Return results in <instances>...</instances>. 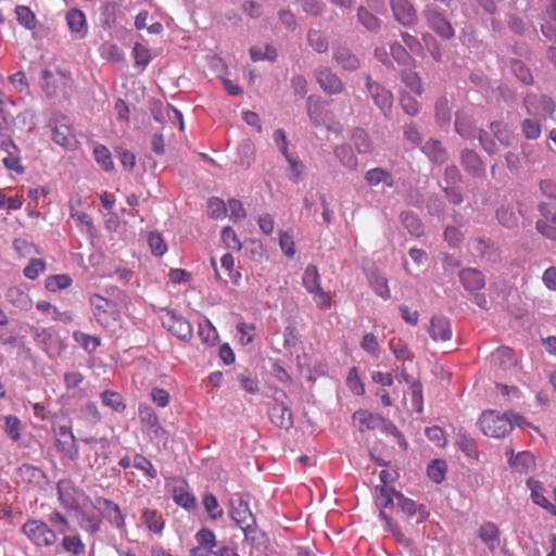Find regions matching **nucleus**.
<instances>
[{
    "mask_svg": "<svg viewBox=\"0 0 556 556\" xmlns=\"http://www.w3.org/2000/svg\"><path fill=\"white\" fill-rule=\"evenodd\" d=\"M229 516L233 522L243 531L247 540L256 539L257 525L252 514L249 502L243 494H238L229 501Z\"/></svg>",
    "mask_w": 556,
    "mask_h": 556,
    "instance_id": "f257e3e1",
    "label": "nucleus"
},
{
    "mask_svg": "<svg viewBox=\"0 0 556 556\" xmlns=\"http://www.w3.org/2000/svg\"><path fill=\"white\" fill-rule=\"evenodd\" d=\"M365 87L374 101L375 105L380 110L387 118L391 116L394 97L390 89L384 87L377 80H374L370 74H365Z\"/></svg>",
    "mask_w": 556,
    "mask_h": 556,
    "instance_id": "f03ea898",
    "label": "nucleus"
},
{
    "mask_svg": "<svg viewBox=\"0 0 556 556\" xmlns=\"http://www.w3.org/2000/svg\"><path fill=\"white\" fill-rule=\"evenodd\" d=\"M482 432L492 438H504L511 431L508 414L500 415L495 410L485 412L479 419Z\"/></svg>",
    "mask_w": 556,
    "mask_h": 556,
    "instance_id": "7ed1b4c3",
    "label": "nucleus"
},
{
    "mask_svg": "<svg viewBox=\"0 0 556 556\" xmlns=\"http://www.w3.org/2000/svg\"><path fill=\"white\" fill-rule=\"evenodd\" d=\"M22 532L37 547H49L53 545L58 540L56 533L50 529L42 520H27L22 527Z\"/></svg>",
    "mask_w": 556,
    "mask_h": 556,
    "instance_id": "20e7f679",
    "label": "nucleus"
},
{
    "mask_svg": "<svg viewBox=\"0 0 556 556\" xmlns=\"http://www.w3.org/2000/svg\"><path fill=\"white\" fill-rule=\"evenodd\" d=\"M36 343L47 353L49 358L60 356L66 350V343L58 331L52 328H34Z\"/></svg>",
    "mask_w": 556,
    "mask_h": 556,
    "instance_id": "39448f33",
    "label": "nucleus"
},
{
    "mask_svg": "<svg viewBox=\"0 0 556 556\" xmlns=\"http://www.w3.org/2000/svg\"><path fill=\"white\" fill-rule=\"evenodd\" d=\"M164 312L165 314L162 316L163 327L179 340L188 342L193 334V329L189 320L173 309H164Z\"/></svg>",
    "mask_w": 556,
    "mask_h": 556,
    "instance_id": "423d86ee",
    "label": "nucleus"
},
{
    "mask_svg": "<svg viewBox=\"0 0 556 556\" xmlns=\"http://www.w3.org/2000/svg\"><path fill=\"white\" fill-rule=\"evenodd\" d=\"M422 14L428 26L442 39L450 40L455 36L453 26L438 9L427 7Z\"/></svg>",
    "mask_w": 556,
    "mask_h": 556,
    "instance_id": "0eeeda50",
    "label": "nucleus"
},
{
    "mask_svg": "<svg viewBox=\"0 0 556 556\" xmlns=\"http://www.w3.org/2000/svg\"><path fill=\"white\" fill-rule=\"evenodd\" d=\"M93 507L99 510L102 516L116 529H125V515L119 506L105 497H96Z\"/></svg>",
    "mask_w": 556,
    "mask_h": 556,
    "instance_id": "6e6552de",
    "label": "nucleus"
},
{
    "mask_svg": "<svg viewBox=\"0 0 556 556\" xmlns=\"http://www.w3.org/2000/svg\"><path fill=\"white\" fill-rule=\"evenodd\" d=\"M54 433L56 435L58 450L68 459L76 460L79 455V450L71 427L61 425L54 428Z\"/></svg>",
    "mask_w": 556,
    "mask_h": 556,
    "instance_id": "1a4fd4ad",
    "label": "nucleus"
},
{
    "mask_svg": "<svg viewBox=\"0 0 556 556\" xmlns=\"http://www.w3.org/2000/svg\"><path fill=\"white\" fill-rule=\"evenodd\" d=\"M314 76L320 89L328 94H339L344 90L341 78L327 66H319Z\"/></svg>",
    "mask_w": 556,
    "mask_h": 556,
    "instance_id": "9d476101",
    "label": "nucleus"
},
{
    "mask_svg": "<svg viewBox=\"0 0 556 556\" xmlns=\"http://www.w3.org/2000/svg\"><path fill=\"white\" fill-rule=\"evenodd\" d=\"M49 125L52 130V140L56 144L63 147L66 150H72L76 146L77 141L75 136L72 134L65 116L51 119Z\"/></svg>",
    "mask_w": 556,
    "mask_h": 556,
    "instance_id": "9b49d317",
    "label": "nucleus"
},
{
    "mask_svg": "<svg viewBox=\"0 0 556 556\" xmlns=\"http://www.w3.org/2000/svg\"><path fill=\"white\" fill-rule=\"evenodd\" d=\"M523 106L529 115H539L542 110L547 116H553L556 111V102L546 94L527 93L523 98Z\"/></svg>",
    "mask_w": 556,
    "mask_h": 556,
    "instance_id": "f8f14e48",
    "label": "nucleus"
},
{
    "mask_svg": "<svg viewBox=\"0 0 556 556\" xmlns=\"http://www.w3.org/2000/svg\"><path fill=\"white\" fill-rule=\"evenodd\" d=\"M197 546L190 549V556H215L217 541L214 532L202 527L194 535Z\"/></svg>",
    "mask_w": 556,
    "mask_h": 556,
    "instance_id": "ddd939ff",
    "label": "nucleus"
},
{
    "mask_svg": "<svg viewBox=\"0 0 556 556\" xmlns=\"http://www.w3.org/2000/svg\"><path fill=\"white\" fill-rule=\"evenodd\" d=\"M390 8L396 22L410 27L418 21L415 7L409 0H389Z\"/></svg>",
    "mask_w": 556,
    "mask_h": 556,
    "instance_id": "4468645a",
    "label": "nucleus"
},
{
    "mask_svg": "<svg viewBox=\"0 0 556 556\" xmlns=\"http://www.w3.org/2000/svg\"><path fill=\"white\" fill-rule=\"evenodd\" d=\"M522 215L521 203L517 207L513 203H503L495 212L500 225L510 230L519 227Z\"/></svg>",
    "mask_w": 556,
    "mask_h": 556,
    "instance_id": "2eb2a0df",
    "label": "nucleus"
},
{
    "mask_svg": "<svg viewBox=\"0 0 556 556\" xmlns=\"http://www.w3.org/2000/svg\"><path fill=\"white\" fill-rule=\"evenodd\" d=\"M329 103L325 102L321 97L311 94L306 100V110L311 123L315 127L324 125L328 119V106Z\"/></svg>",
    "mask_w": 556,
    "mask_h": 556,
    "instance_id": "dca6fc26",
    "label": "nucleus"
},
{
    "mask_svg": "<svg viewBox=\"0 0 556 556\" xmlns=\"http://www.w3.org/2000/svg\"><path fill=\"white\" fill-rule=\"evenodd\" d=\"M459 161L468 175L480 178L485 174V165L480 155L472 149H463L459 154Z\"/></svg>",
    "mask_w": 556,
    "mask_h": 556,
    "instance_id": "f3484780",
    "label": "nucleus"
},
{
    "mask_svg": "<svg viewBox=\"0 0 556 556\" xmlns=\"http://www.w3.org/2000/svg\"><path fill=\"white\" fill-rule=\"evenodd\" d=\"M67 27L75 39H84L88 34L86 15L76 8L70 9L65 14Z\"/></svg>",
    "mask_w": 556,
    "mask_h": 556,
    "instance_id": "a211bd4d",
    "label": "nucleus"
},
{
    "mask_svg": "<svg viewBox=\"0 0 556 556\" xmlns=\"http://www.w3.org/2000/svg\"><path fill=\"white\" fill-rule=\"evenodd\" d=\"M397 502L399 508L408 516H418V522H424L429 517V511L425 505H417L415 501L404 496L400 491H392Z\"/></svg>",
    "mask_w": 556,
    "mask_h": 556,
    "instance_id": "6ab92c4d",
    "label": "nucleus"
},
{
    "mask_svg": "<svg viewBox=\"0 0 556 556\" xmlns=\"http://www.w3.org/2000/svg\"><path fill=\"white\" fill-rule=\"evenodd\" d=\"M462 286L470 292L481 290L485 286V277L483 273L477 268H464L458 273Z\"/></svg>",
    "mask_w": 556,
    "mask_h": 556,
    "instance_id": "aec40b11",
    "label": "nucleus"
},
{
    "mask_svg": "<svg viewBox=\"0 0 556 556\" xmlns=\"http://www.w3.org/2000/svg\"><path fill=\"white\" fill-rule=\"evenodd\" d=\"M364 179L369 187L382 185L383 190L386 188H393L395 184L393 174L383 167L368 169L364 175Z\"/></svg>",
    "mask_w": 556,
    "mask_h": 556,
    "instance_id": "412c9836",
    "label": "nucleus"
},
{
    "mask_svg": "<svg viewBox=\"0 0 556 556\" xmlns=\"http://www.w3.org/2000/svg\"><path fill=\"white\" fill-rule=\"evenodd\" d=\"M420 149L434 165H442L448 160L447 150L438 139L430 138Z\"/></svg>",
    "mask_w": 556,
    "mask_h": 556,
    "instance_id": "4be33fe9",
    "label": "nucleus"
},
{
    "mask_svg": "<svg viewBox=\"0 0 556 556\" xmlns=\"http://www.w3.org/2000/svg\"><path fill=\"white\" fill-rule=\"evenodd\" d=\"M332 58L344 71L355 72L359 68V59L348 47L340 46L334 48Z\"/></svg>",
    "mask_w": 556,
    "mask_h": 556,
    "instance_id": "5701e85b",
    "label": "nucleus"
},
{
    "mask_svg": "<svg viewBox=\"0 0 556 556\" xmlns=\"http://www.w3.org/2000/svg\"><path fill=\"white\" fill-rule=\"evenodd\" d=\"M492 364L497 369L506 372L517 365V356L515 352L507 346H502L492 353Z\"/></svg>",
    "mask_w": 556,
    "mask_h": 556,
    "instance_id": "b1692460",
    "label": "nucleus"
},
{
    "mask_svg": "<svg viewBox=\"0 0 556 556\" xmlns=\"http://www.w3.org/2000/svg\"><path fill=\"white\" fill-rule=\"evenodd\" d=\"M269 417L273 424L281 429H290L293 426L292 412L282 402H276L270 410Z\"/></svg>",
    "mask_w": 556,
    "mask_h": 556,
    "instance_id": "393cba45",
    "label": "nucleus"
},
{
    "mask_svg": "<svg viewBox=\"0 0 556 556\" xmlns=\"http://www.w3.org/2000/svg\"><path fill=\"white\" fill-rule=\"evenodd\" d=\"M429 333L432 340L448 341L452 337L450 320L443 316L431 318Z\"/></svg>",
    "mask_w": 556,
    "mask_h": 556,
    "instance_id": "a878e982",
    "label": "nucleus"
},
{
    "mask_svg": "<svg viewBox=\"0 0 556 556\" xmlns=\"http://www.w3.org/2000/svg\"><path fill=\"white\" fill-rule=\"evenodd\" d=\"M475 250L480 257L488 262L496 263L501 258V250L491 239H478Z\"/></svg>",
    "mask_w": 556,
    "mask_h": 556,
    "instance_id": "bb28decb",
    "label": "nucleus"
},
{
    "mask_svg": "<svg viewBox=\"0 0 556 556\" xmlns=\"http://www.w3.org/2000/svg\"><path fill=\"white\" fill-rule=\"evenodd\" d=\"M356 17L358 23L370 33H378L381 29L382 21L363 5L358 7Z\"/></svg>",
    "mask_w": 556,
    "mask_h": 556,
    "instance_id": "cd10ccee",
    "label": "nucleus"
},
{
    "mask_svg": "<svg viewBox=\"0 0 556 556\" xmlns=\"http://www.w3.org/2000/svg\"><path fill=\"white\" fill-rule=\"evenodd\" d=\"M479 538L491 552H494L500 545V531L493 522H485L480 527Z\"/></svg>",
    "mask_w": 556,
    "mask_h": 556,
    "instance_id": "c85d7f7f",
    "label": "nucleus"
},
{
    "mask_svg": "<svg viewBox=\"0 0 556 556\" xmlns=\"http://www.w3.org/2000/svg\"><path fill=\"white\" fill-rule=\"evenodd\" d=\"M455 131L466 140H470L476 138L477 128L471 117L456 113L455 123H454Z\"/></svg>",
    "mask_w": 556,
    "mask_h": 556,
    "instance_id": "c756f323",
    "label": "nucleus"
},
{
    "mask_svg": "<svg viewBox=\"0 0 556 556\" xmlns=\"http://www.w3.org/2000/svg\"><path fill=\"white\" fill-rule=\"evenodd\" d=\"M139 418L141 422L155 435H159L160 432H163L164 429L160 426L159 418L154 412V409L147 405H139Z\"/></svg>",
    "mask_w": 556,
    "mask_h": 556,
    "instance_id": "7c9ffc66",
    "label": "nucleus"
},
{
    "mask_svg": "<svg viewBox=\"0 0 556 556\" xmlns=\"http://www.w3.org/2000/svg\"><path fill=\"white\" fill-rule=\"evenodd\" d=\"M141 519L151 532L162 534L165 520L160 511L156 509L144 508L141 514Z\"/></svg>",
    "mask_w": 556,
    "mask_h": 556,
    "instance_id": "2f4dec72",
    "label": "nucleus"
},
{
    "mask_svg": "<svg viewBox=\"0 0 556 556\" xmlns=\"http://www.w3.org/2000/svg\"><path fill=\"white\" fill-rule=\"evenodd\" d=\"M400 220L412 236L421 237L424 235V224L416 213L403 211L400 214Z\"/></svg>",
    "mask_w": 556,
    "mask_h": 556,
    "instance_id": "473e14b6",
    "label": "nucleus"
},
{
    "mask_svg": "<svg viewBox=\"0 0 556 556\" xmlns=\"http://www.w3.org/2000/svg\"><path fill=\"white\" fill-rule=\"evenodd\" d=\"M490 129L494 138L504 147H511L515 142V135L509 130L508 126L500 121H493Z\"/></svg>",
    "mask_w": 556,
    "mask_h": 556,
    "instance_id": "72a5a7b5",
    "label": "nucleus"
},
{
    "mask_svg": "<svg viewBox=\"0 0 556 556\" xmlns=\"http://www.w3.org/2000/svg\"><path fill=\"white\" fill-rule=\"evenodd\" d=\"M202 505L211 521H217L224 518V509L214 494L205 493L202 498Z\"/></svg>",
    "mask_w": 556,
    "mask_h": 556,
    "instance_id": "f704fd0d",
    "label": "nucleus"
},
{
    "mask_svg": "<svg viewBox=\"0 0 556 556\" xmlns=\"http://www.w3.org/2000/svg\"><path fill=\"white\" fill-rule=\"evenodd\" d=\"M334 156L342 164V166L348 169H355L358 165V161L356 155L354 154L351 146L349 144H340L337 146L333 150Z\"/></svg>",
    "mask_w": 556,
    "mask_h": 556,
    "instance_id": "c9c22d12",
    "label": "nucleus"
},
{
    "mask_svg": "<svg viewBox=\"0 0 556 556\" xmlns=\"http://www.w3.org/2000/svg\"><path fill=\"white\" fill-rule=\"evenodd\" d=\"M352 141L359 154H368L372 151V142L369 135L363 128H356L353 130Z\"/></svg>",
    "mask_w": 556,
    "mask_h": 556,
    "instance_id": "e433bc0d",
    "label": "nucleus"
},
{
    "mask_svg": "<svg viewBox=\"0 0 556 556\" xmlns=\"http://www.w3.org/2000/svg\"><path fill=\"white\" fill-rule=\"evenodd\" d=\"M302 280L303 286L308 293H314L321 288L318 268L313 264H309L305 268Z\"/></svg>",
    "mask_w": 556,
    "mask_h": 556,
    "instance_id": "4c0bfd02",
    "label": "nucleus"
},
{
    "mask_svg": "<svg viewBox=\"0 0 556 556\" xmlns=\"http://www.w3.org/2000/svg\"><path fill=\"white\" fill-rule=\"evenodd\" d=\"M73 339L78 343L88 354H92L100 345L101 339L97 336H90L79 330L74 331Z\"/></svg>",
    "mask_w": 556,
    "mask_h": 556,
    "instance_id": "58836bf2",
    "label": "nucleus"
},
{
    "mask_svg": "<svg viewBox=\"0 0 556 556\" xmlns=\"http://www.w3.org/2000/svg\"><path fill=\"white\" fill-rule=\"evenodd\" d=\"M250 56L252 61H270L275 62L278 56L277 49L270 45H265L263 48L253 46L250 48Z\"/></svg>",
    "mask_w": 556,
    "mask_h": 556,
    "instance_id": "ea45409f",
    "label": "nucleus"
},
{
    "mask_svg": "<svg viewBox=\"0 0 556 556\" xmlns=\"http://www.w3.org/2000/svg\"><path fill=\"white\" fill-rule=\"evenodd\" d=\"M61 545L64 552L75 556L84 555L86 552V545L79 535H64Z\"/></svg>",
    "mask_w": 556,
    "mask_h": 556,
    "instance_id": "a19ab883",
    "label": "nucleus"
},
{
    "mask_svg": "<svg viewBox=\"0 0 556 556\" xmlns=\"http://www.w3.org/2000/svg\"><path fill=\"white\" fill-rule=\"evenodd\" d=\"M7 298L10 303L20 309H28L31 306L29 295L17 287L10 288Z\"/></svg>",
    "mask_w": 556,
    "mask_h": 556,
    "instance_id": "79ce46f5",
    "label": "nucleus"
},
{
    "mask_svg": "<svg viewBox=\"0 0 556 556\" xmlns=\"http://www.w3.org/2000/svg\"><path fill=\"white\" fill-rule=\"evenodd\" d=\"M456 444L467 457L478 459L477 444L467 433L459 431L456 435Z\"/></svg>",
    "mask_w": 556,
    "mask_h": 556,
    "instance_id": "37998d69",
    "label": "nucleus"
},
{
    "mask_svg": "<svg viewBox=\"0 0 556 556\" xmlns=\"http://www.w3.org/2000/svg\"><path fill=\"white\" fill-rule=\"evenodd\" d=\"M102 404L112 408L114 412L122 413L126 409V404L118 392L105 390L100 394Z\"/></svg>",
    "mask_w": 556,
    "mask_h": 556,
    "instance_id": "c03bdc74",
    "label": "nucleus"
},
{
    "mask_svg": "<svg viewBox=\"0 0 556 556\" xmlns=\"http://www.w3.org/2000/svg\"><path fill=\"white\" fill-rule=\"evenodd\" d=\"M426 207L429 215L437 217L439 219H444L446 206L442 198L438 193H430L428 195Z\"/></svg>",
    "mask_w": 556,
    "mask_h": 556,
    "instance_id": "a18cd8bd",
    "label": "nucleus"
},
{
    "mask_svg": "<svg viewBox=\"0 0 556 556\" xmlns=\"http://www.w3.org/2000/svg\"><path fill=\"white\" fill-rule=\"evenodd\" d=\"M510 70L518 80L525 85L533 84V76L529 67L520 60L514 59L510 61Z\"/></svg>",
    "mask_w": 556,
    "mask_h": 556,
    "instance_id": "49530a36",
    "label": "nucleus"
},
{
    "mask_svg": "<svg viewBox=\"0 0 556 556\" xmlns=\"http://www.w3.org/2000/svg\"><path fill=\"white\" fill-rule=\"evenodd\" d=\"M93 156L103 170L110 172L114 168L111 152L105 146L96 144L93 148Z\"/></svg>",
    "mask_w": 556,
    "mask_h": 556,
    "instance_id": "de8ad7c7",
    "label": "nucleus"
},
{
    "mask_svg": "<svg viewBox=\"0 0 556 556\" xmlns=\"http://www.w3.org/2000/svg\"><path fill=\"white\" fill-rule=\"evenodd\" d=\"M522 136L528 140H535L541 136L542 127L540 119L525 118L520 123Z\"/></svg>",
    "mask_w": 556,
    "mask_h": 556,
    "instance_id": "09e8293b",
    "label": "nucleus"
},
{
    "mask_svg": "<svg viewBox=\"0 0 556 556\" xmlns=\"http://www.w3.org/2000/svg\"><path fill=\"white\" fill-rule=\"evenodd\" d=\"M308 45L317 52L324 53L328 50L329 43L326 36L316 29H309L307 31Z\"/></svg>",
    "mask_w": 556,
    "mask_h": 556,
    "instance_id": "8fccbe9b",
    "label": "nucleus"
},
{
    "mask_svg": "<svg viewBox=\"0 0 556 556\" xmlns=\"http://www.w3.org/2000/svg\"><path fill=\"white\" fill-rule=\"evenodd\" d=\"M15 14L17 22L25 28L31 30L36 27V16L28 7L17 5Z\"/></svg>",
    "mask_w": 556,
    "mask_h": 556,
    "instance_id": "3c124183",
    "label": "nucleus"
},
{
    "mask_svg": "<svg viewBox=\"0 0 556 556\" xmlns=\"http://www.w3.org/2000/svg\"><path fill=\"white\" fill-rule=\"evenodd\" d=\"M446 463L441 459H433L428 465L427 473L429 478L435 482L441 483L445 478Z\"/></svg>",
    "mask_w": 556,
    "mask_h": 556,
    "instance_id": "603ef678",
    "label": "nucleus"
},
{
    "mask_svg": "<svg viewBox=\"0 0 556 556\" xmlns=\"http://www.w3.org/2000/svg\"><path fill=\"white\" fill-rule=\"evenodd\" d=\"M354 418L367 430L376 429L379 421H384L379 415H374L367 410H357Z\"/></svg>",
    "mask_w": 556,
    "mask_h": 556,
    "instance_id": "864d4df0",
    "label": "nucleus"
},
{
    "mask_svg": "<svg viewBox=\"0 0 556 556\" xmlns=\"http://www.w3.org/2000/svg\"><path fill=\"white\" fill-rule=\"evenodd\" d=\"M401 78L403 83L406 85L407 88H409L413 92L417 94L422 93V85L421 79L417 75V73L410 71V70H403L401 72Z\"/></svg>",
    "mask_w": 556,
    "mask_h": 556,
    "instance_id": "5fc2aeb1",
    "label": "nucleus"
},
{
    "mask_svg": "<svg viewBox=\"0 0 556 556\" xmlns=\"http://www.w3.org/2000/svg\"><path fill=\"white\" fill-rule=\"evenodd\" d=\"M207 214L215 219L223 218L227 215V204L219 198H210L207 201Z\"/></svg>",
    "mask_w": 556,
    "mask_h": 556,
    "instance_id": "6e6d98bb",
    "label": "nucleus"
},
{
    "mask_svg": "<svg viewBox=\"0 0 556 556\" xmlns=\"http://www.w3.org/2000/svg\"><path fill=\"white\" fill-rule=\"evenodd\" d=\"M534 465V456L531 452L523 451L516 454V458L510 462V467L518 471H527Z\"/></svg>",
    "mask_w": 556,
    "mask_h": 556,
    "instance_id": "4d7b16f0",
    "label": "nucleus"
},
{
    "mask_svg": "<svg viewBox=\"0 0 556 556\" xmlns=\"http://www.w3.org/2000/svg\"><path fill=\"white\" fill-rule=\"evenodd\" d=\"M72 285V278L67 275H54L46 279V288L55 292L68 288Z\"/></svg>",
    "mask_w": 556,
    "mask_h": 556,
    "instance_id": "13d9d810",
    "label": "nucleus"
},
{
    "mask_svg": "<svg viewBox=\"0 0 556 556\" xmlns=\"http://www.w3.org/2000/svg\"><path fill=\"white\" fill-rule=\"evenodd\" d=\"M239 156H240V164L248 168L254 157V146L250 140H244L242 143H240L238 148Z\"/></svg>",
    "mask_w": 556,
    "mask_h": 556,
    "instance_id": "bf43d9fd",
    "label": "nucleus"
},
{
    "mask_svg": "<svg viewBox=\"0 0 556 556\" xmlns=\"http://www.w3.org/2000/svg\"><path fill=\"white\" fill-rule=\"evenodd\" d=\"M148 243L151 249V252L155 256H162L167 251V245L163 239V237L159 232H150L148 238Z\"/></svg>",
    "mask_w": 556,
    "mask_h": 556,
    "instance_id": "052dcab7",
    "label": "nucleus"
},
{
    "mask_svg": "<svg viewBox=\"0 0 556 556\" xmlns=\"http://www.w3.org/2000/svg\"><path fill=\"white\" fill-rule=\"evenodd\" d=\"M435 119L440 125L451 121V110L446 98H440L435 103Z\"/></svg>",
    "mask_w": 556,
    "mask_h": 556,
    "instance_id": "680f3d73",
    "label": "nucleus"
},
{
    "mask_svg": "<svg viewBox=\"0 0 556 556\" xmlns=\"http://www.w3.org/2000/svg\"><path fill=\"white\" fill-rule=\"evenodd\" d=\"M229 212V218L233 223H239L245 218V210L241 201L237 199H230L227 203V213Z\"/></svg>",
    "mask_w": 556,
    "mask_h": 556,
    "instance_id": "e2e57ef3",
    "label": "nucleus"
},
{
    "mask_svg": "<svg viewBox=\"0 0 556 556\" xmlns=\"http://www.w3.org/2000/svg\"><path fill=\"white\" fill-rule=\"evenodd\" d=\"M132 465L137 469L146 472L150 478L154 479L157 476V471L153 464L143 455L136 454L132 459Z\"/></svg>",
    "mask_w": 556,
    "mask_h": 556,
    "instance_id": "0e129e2a",
    "label": "nucleus"
},
{
    "mask_svg": "<svg viewBox=\"0 0 556 556\" xmlns=\"http://www.w3.org/2000/svg\"><path fill=\"white\" fill-rule=\"evenodd\" d=\"M20 429L21 420L16 416L10 415L5 417L4 431L14 442L18 441L21 438Z\"/></svg>",
    "mask_w": 556,
    "mask_h": 556,
    "instance_id": "69168bd1",
    "label": "nucleus"
},
{
    "mask_svg": "<svg viewBox=\"0 0 556 556\" xmlns=\"http://www.w3.org/2000/svg\"><path fill=\"white\" fill-rule=\"evenodd\" d=\"M390 53L392 58L400 64V65H408L412 63L413 58L410 54L406 51V49L401 43H392L390 47Z\"/></svg>",
    "mask_w": 556,
    "mask_h": 556,
    "instance_id": "338daca9",
    "label": "nucleus"
},
{
    "mask_svg": "<svg viewBox=\"0 0 556 556\" xmlns=\"http://www.w3.org/2000/svg\"><path fill=\"white\" fill-rule=\"evenodd\" d=\"M222 240L228 249L240 251L242 248L236 231L230 226L222 230Z\"/></svg>",
    "mask_w": 556,
    "mask_h": 556,
    "instance_id": "774afa93",
    "label": "nucleus"
}]
</instances>
